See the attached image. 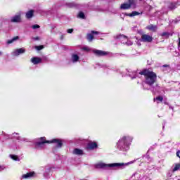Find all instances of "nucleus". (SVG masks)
Returning a JSON list of instances; mask_svg holds the SVG:
<instances>
[{"instance_id":"f257e3e1","label":"nucleus","mask_w":180,"mask_h":180,"mask_svg":"<svg viewBox=\"0 0 180 180\" xmlns=\"http://www.w3.org/2000/svg\"><path fill=\"white\" fill-rule=\"evenodd\" d=\"M127 75L131 77V79H134V78H137L139 75H144L145 77V82L148 85H153L155 81H157V75L154 73V72L150 71L148 70H143L139 73L137 72H133L131 70L127 71Z\"/></svg>"},{"instance_id":"f03ea898","label":"nucleus","mask_w":180,"mask_h":180,"mask_svg":"<svg viewBox=\"0 0 180 180\" xmlns=\"http://www.w3.org/2000/svg\"><path fill=\"white\" fill-rule=\"evenodd\" d=\"M133 143V136L129 135H124L120 138L116 143V148L119 151H129L130 150V146Z\"/></svg>"},{"instance_id":"7ed1b4c3","label":"nucleus","mask_w":180,"mask_h":180,"mask_svg":"<svg viewBox=\"0 0 180 180\" xmlns=\"http://www.w3.org/2000/svg\"><path fill=\"white\" fill-rule=\"evenodd\" d=\"M46 143H48L49 144H50V143H54L56 144L58 148H61V147H63V142L60 139H55L51 141H46V137H41L34 142L35 148L37 150H43L46 146Z\"/></svg>"},{"instance_id":"20e7f679","label":"nucleus","mask_w":180,"mask_h":180,"mask_svg":"<svg viewBox=\"0 0 180 180\" xmlns=\"http://www.w3.org/2000/svg\"><path fill=\"white\" fill-rule=\"evenodd\" d=\"M129 164H130V162L106 164V163L100 162L95 165V168H97L98 169H109V168H115V169H117L119 168H124V167H127Z\"/></svg>"},{"instance_id":"39448f33","label":"nucleus","mask_w":180,"mask_h":180,"mask_svg":"<svg viewBox=\"0 0 180 180\" xmlns=\"http://www.w3.org/2000/svg\"><path fill=\"white\" fill-rule=\"evenodd\" d=\"M129 3H124L121 4L120 9L127 10L131 8L132 9H136V1L134 0H128Z\"/></svg>"},{"instance_id":"423d86ee","label":"nucleus","mask_w":180,"mask_h":180,"mask_svg":"<svg viewBox=\"0 0 180 180\" xmlns=\"http://www.w3.org/2000/svg\"><path fill=\"white\" fill-rule=\"evenodd\" d=\"M117 39L121 40L122 44H126L127 46H131L133 44V42L129 40L127 36L120 34L117 36Z\"/></svg>"},{"instance_id":"0eeeda50","label":"nucleus","mask_w":180,"mask_h":180,"mask_svg":"<svg viewBox=\"0 0 180 180\" xmlns=\"http://www.w3.org/2000/svg\"><path fill=\"white\" fill-rule=\"evenodd\" d=\"M11 137L13 139H16V140H18V141H24L25 143H29V141H30V140H29V139L20 137L19 136V134H18V133L12 134Z\"/></svg>"},{"instance_id":"6e6552de","label":"nucleus","mask_w":180,"mask_h":180,"mask_svg":"<svg viewBox=\"0 0 180 180\" xmlns=\"http://www.w3.org/2000/svg\"><path fill=\"white\" fill-rule=\"evenodd\" d=\"M141 41L143 43H151V41H153V37L147 34H143L141 38Z\"/></svg>"},{"instance_id":"1a4fd4ad","label":"nucleus","mask_w":180,"mask_h":180,"mask_svg":"<svg viewBox=\"0 0 180 180\" xmlns=\"http://www.w3.org/2000/svg\"><path fill=\"white\" fill-rule=\"evenodd\" d=\"M51 167L46 166L44 167V172L43 173V176L45 178V179H49V178L51 176L50 175V172H51Z\"/></svg>"},{"instance_id":"9d476101","label":"nucleus","mask_w":180,"mask_h":180,"mask_svg":"<svg viewBox=\"0 0 180 180\" xmlns=\"http://www.w3.org/2000/svg\"><path fill=\"white\" fill-rule=\"evenodd\" d=\"M93 53L94 54H95V56H97L98 57H103V56H108V52L98 49H94Z\"/></svg>"},{"instance_id":"9b49d317","label":"nucleus","mask_w":180,"mask_h":180,"mask_svg":"<svg viewBox=\"0 0 180 180\" xmlns=\"http://www.w3.org/2000/svg\"><path fill=\"white\" fill-rule=\"evenodd\" d=\"M34 176H36V172H30L27 174H22L21 178L22 179H30V178H33Z\"/></svg>"},{"instance_id":"f8f14e48","label":"nucleus","mask_w":180,"mask_h":180,"mask_svg":"<svg viewBox=\"0 0 180 180\" xmlns=\"http://www.w3.org/2000/svg\"><path fill=\"white\" fill-rule=\"evenodd\" d=\"M22 20L20 14H17L14 16H13L11 19V22L12 23H19Z\"/></svg>"},{"instance_id":"ddd939ff","label":"nucleus","mask_w":180,"mask_h":180,"mask_svg":"<svg viewBox=\"0 0 180 180\" xmlns=\"http://www.w3.org/2000/svg\"><path fill=\"white\" fill-rule=\"evenodd\" d=\"M70 61L73 64H77L79 61V56L77 53H72L71 55Z\"/></svg>"},{"instance_id":"4468645a","label":"nucleus","mask_w":180,"mask_h":180,"mask_svg":"<svg viewBox=\"0 0 180 180\" xmlns=\"http://www.w3.org/2000/svg\"><path fill=\"white\" fill-rule=\"evenodd\" d=\"M25 49L21 48V49H18L14 50V51L12 53L13 56H15V57H18V56H20V54L25 53Z\"/></svg>"},{"instance_id":"2eb2a0df","label":"nucleus","mask_w":180,"mask_h":180,"mask_svg":"<svg viewBox=\"0 0 180 180\" xmlns=\"http://www.w3.org/2000/svg\"><path fill=\"white\" fill-rule=\"evenodd\" d=\"M31 63H32L34 65H37V64H40V63H41V58L39 57H33L31 58Z\"/></svg>"},{"instance_id":"dca6fc26","label":"nucleus","mask_w":180,"mask_h":180,"mask_svg":"<svg viewBox=\"0 0 180 180\" xmlns=\"http://www.w3.org/2000/svg\"><path fill=\"white\" fill-rule=\"evenodd\" d=\"M87 148L89 150H95V148H98V143L96 142H89Z\"/></svg>"},{"instance_id":"f3484780","label":"nucleus","mask_w":180,"mask_h":180,"mask_svg":"<svg viewBox=\"0 0 180 180\" xmlns=\"http://www.w3.org/2000/svg\"><path fill=\"white\" fill-rule=\"evenodd\" d=\"M93 34H99V32L97 31H91V34H87V39L89 41H92L94 40V35Z\"/></svg>"},{"instance_id":"a211bd4d","label":"nucleus","mask_w":180,"mask_h":180,"mask_svg":"<svg viewBox=\"0 0 180 180\" xmlns=\"http://www.w3.org/2000/svg\"><path fill=\"white\" fill-rule=\"evenodd\" d=\"M173 32H164L160 34L161 37H163L164 39H168L169 36H173Z\"/></svg>"},{"instance_id":"6ab92c4d","label":"nucleus","mask_w":180,"mask_h":180,"mask_svg":"<svg viewBox=\"0 0 180 180\" xmlns=\"http://www.w3.org/2000/svg\"><path fill=\"white\" fill-rule=\"evenodd\" d=\"M34 13V11L33 10H30L29 11H27L25 14L27 19H32V18H33Z\"/></svg>"},{"instance_id":"aec40b11","label":"nucleus","mask_w":180,"mask_h":180,"mask_svg":"<svg viewBox=\"0 0 180 180\" xmlns=\"http://www.w3.org/2000/svg\"><path fill=\"white\" fill-rule=\"evenodd\" d=\"M73 154H75L76 155H82L84 151L81 149L75 148L73 151Z\"/></svg>"},{"instance_id":"412c9836","label":"nucleus","mask_w":180,"mask_h":180,"mask_svg":"<svg viewBox=\"0 0 180 180\" xmlns=\"http://www.w3.org/2000/svg\"><path fill=\"white\" fill-rule=\"evenodd\" d=\"M148 30H151V32H156L157 31V25H150L147 27Z\"/></svg>"},{"instance_id":"4be33fe9","label":"nucleus","mask_w":180,"mask_h":180,"mask_svg":"<svg viewBox=\"0 0 180 180\" xmlns=\"http://www.w3.org/2000/svg\"><path fill=\"white\" fill-rule=\"evenodd\" d=\"M19 39V37H15L11 39H9L7 41V44H12V43H14V41H16V40Z\"/></svg>"},{"instance_id":"5701e85b","label":"nucleus","mask_w":180,"mask_h":180,"mask_svg":"<svg viewBox=\"0 0 180 180\" xmlns=\"http://www.w3.org/2000/svg\"><path fill=\"white\" fill-rule=\"evenodd\" d=\"M139 15H140V13H139L137 11H133L131 13H128V16H129V18H133L134 16H139Z\"/></svg>"},{"instance_id":"b1692460","label":"nucleus","mask_w":180,"mask_h":180,"mask_svg":"<svg viewBox=\"0 0 180 180\" xmlns=\"http://www.w3.org/2000/svg\"><path fill=\"white\" fill-rule=\"evenodd\" d=\"M10 158L14 161H20V159L16 155H10Z\"/></svg>"},{"instance_id":"393cba45","label":"nucleus","mask_w":180,"mask_h":180,"mask_svg":"<svg viewBox=\"0 0 180 180\" xmlns=\"http://www.w3.org/2000/svg\"><path fill=\"white\" fill-rule=\"evenodd\" d=\"M77 18H79V19H85V14L82 11H80L77 15Z\"/></svg>"},{"instance_id":"a878e982","label":"nucleus","mask_w":180,"mask_h":180,"mask_svg":"<svg viewBox=\"0 0 180 180\" xmlns=\"http://www.w3.org/2000/svg\"><path fill=\"white\" fill-rule=\"evenodd\" d=\"M168 7L170 9H175V8H176V4L170 3V4H169Z\"/></svg>"},{"instance_id":"bb28decb","label":"nucleus","mask_w":180,"mask_h":180,"mask_svg":"<svg viewBox=\"0 0 180 180\" xmlns=\"http://www.w3.org/2000/svg\"><path fill=\"white\" fill-rule=\"evenodd\" d=\"M126 16H129V13H122L120 14V18L123 20H124V18H126Z\"/></svg>"},{"instance_id":"cd10ccee","label":"nucleus","mask_w":180,"mask_h":180,"mask_svg":"<svg viewBox=\"0 0 180 180\" xmlns=\"http://www.w3.org/2000/svg\"><path fill=\"white\" fill-rule=\"evenodd\" d=\"M180 168V163L176 164L174 168L173 169V172H175V171H178Z\"/></svg>"},{"instance_id":"c85d7f7f","label":"nucleus","mask_w":180,"mask_h":180,"mask_svg":"<svg viewBox=\"0 0 180 180\" xmlns=\"http://www.w3.org/2000/svg\"><path fill=\"white\" fill-rule=\"evenodd\" d=\"M32 29H33L34 30H36V29H40V25L35 24L32 26Z\"/></svg>"},{"instance_id":"c756f323","label":"nucleus","mask_w":180,"mask_h":180,"mask_svg":"<svg viewBox=\"0 0 180 180\" xmlns=\"http://www.w3.org/2000/svg\"><path fill=\"white\" fill-rule=\"evenodd\" d=\"M164 98H162V96H158L156 98H154V101H158L159 102H162Z\"/></svg>"},{"instance_id":"7c9ffc66","label":"nucleus","mask_w":180,"mask_h":180,"mask_svg":"<svg viewBox=\"0 0 180 180\" xmlns=\"http://www.w3.org/2000/svg\"><path fill=\"white\" fill-rule=\"evenodd\" d=\"M44 47L43 46H35V49L38 51L43 50Z\"/></svg>"},{"instance_id":"2f4dec72","label":"nucleus","mask_w":180,"mask_h":180,"mask_svg":"<svg viewBox=\"0 0 180 180\" xmlns=\"http://www.w3.org/2000/svg\"><path fill=\"white\" fill-rule=\"evenodd\" d=\"M82 50H84V51H89V47L88 46H84L82 48Z\"/></svg>"},{"instance_id":"473e14b6","label":"nucleus","mask_w":180,"mask_h":180,"mask_svg":"<svg viewBox=\"0 0 180 180\" xmlns=\"http://www.w3.org/2000/svg\"><path fill=\"white\" fill-rule=\"evenodd\" d=\"M73 32H74V29H68V30H67V32H68V33H70V34L72 33Z\"/></svg>"},{"instance_id":"72a5a7b5","label":"nucleus","mask_w":180,"mask_h":180,"mask_svg":"<svg viewBox=\"0 0 180 180\" xmlns=\"http://www.w3.org/2000/svg\"><path fill=\"white\" fill-rule=\"evenodd\" d=\"M144 158H146V160H148V162H150V161H151V160L150 159V156L148 155L145 156Z\"/></svg>"},{"instance_id":"f704fd0d","label":"nucleus","mask_w":180,"mask_h":180,"mask_svg":"<svg viewBox=\"0 0 180 180\" xmlns=\"http://www.w3.org/2000/svg\"><path fill=\"white\" fill-rule=\"evenodd\" d=\"M32 39L33 40H35V41L40 40V37H33Z\"/></svg>"},{"instance_id":"c9c22d12","label":"nucleus","mask_w":180,"mask_h":180,"mask_svg":"<svg viewBox=\"0 0 180 180\" xmlns=\"http://www.w3.org/2000/svg\"><path fill=\"white\" fill-rule=\"evenodd\" d=\"M4 169H5V167L0 166V171H4Z\"/></svg>"},{"instance_id":"e433bc0d","label":"nucleus","mask_w":180,"mask_h":180,"mask_svg":"<svg viewBox=\"0 0 180 180\" xmlns=\"http://www.w3.org/2000/svg\"><path fill=\"white\" fill-rule=\"evenodd\" d=\"M178 47H180V38H179Z\"/></svg>"},{"instance_id":"4c0bfd02","label":"nucleus","mask_w":180,"mask_h":180,"mask_svg":"<svg viewBox=\"0 0 180 180\" xmlns=\"http://www.w3.org/2000/svg\"><path fill=\"white\" fill-rule=\"evenodd\" d=\"M176 21H177V22H180V17H179V18H176Z\"/></svg>"},{"instance_id":"58836bf2","label":"nucleus","mask_w":180,"mask_h":180,"mask_svg":"<svg viewBox=\"0 0 180 180\" xmlns=\"http://www.w3.org/2000/svg\"><path fill=\"white\" fill-rule=\"evenodd\" d=\"M103 68H108V65H103Z\"/></svg>"},{"instance_id":"ea45409f","label":"nucleus","mask_w":180,"mask_h":180,"mask_svg":"<svg viewBox=\"0 0 180 180\" xmlns=\"http://www.w3.org/2000/svg\"><path fill=\"white\" fill-rule=\"evenodd\" d=\"M169 109H172V110H174V107L169 106Z\"/></svg>"},{"instance_id":"a19ab883","label":"nucleus","mask_w":180,"mask_h":180,"mask_svg":"<svg viewBox=\"0 0 180 180\" xmlns=\"http://www.w3.org/2000/svg\"><path fill=\"white\" fill-rule=\"evenodd\" d=\"M139 175V174L136 173L134 174V176H137Z\"/></svg>"},{"instance_id":"79ce46f5","label":"nucleus","mask_w":180,"mask_h":180,"mask_svg":"<svg viewBox=\"0 0 180 180\" xmlns=\"http://www.w3.org/2000/svg\"><path fill=\"white\" fill-rule=\"evenodd\" d=\"M2 54H4V53L0 51V56H2Z\"/></svg>"}]
</instances>
